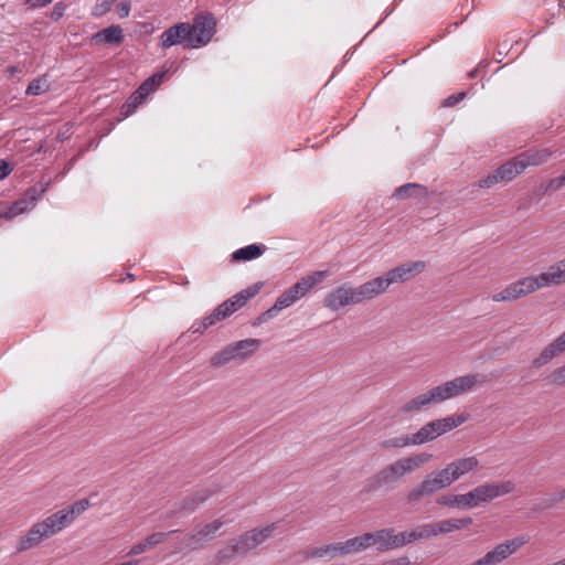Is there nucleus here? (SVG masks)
<instances>
[{
	"instance_id": "obj_1",
	"label": "nucleus",
	"mask_w": 565,
	"mask_h": 565,
	"mask_svg": "<svg viewBox=\"0 0 565 565\" xmlns=\"http://www.w3.org/2000/svg\"><path fill=\"white\" fill-rule=\"evenodd\" d=\"M484 376L480 374H466L451 381L444 382L428 391L418 394L405 402L398 409V414L413 417L424 409L440 404L450 398L471 392L480 383H484Z\"/></svg>"
},
{
	"instance_id": "obj_2",
	"label": "nucleus",
	"mask_w": 565,
	"mask_h": 565,
	"mask_svg": "<svg viewBox=\"0 0 565 565\" xmlns=\"http://www.w3.org/2000/svg\"><path fill=\"white\" fill-rule=\"evenodd\" d=\"M89 507L87 499L74 502L71 507L56 511L44 520L36 522L19 540L17 544L18 552H24L38 546L45 539L60 533L64 527L71 524L77 515L86 511Z\"/></svg>"
},
{
	"instance_id": "obj_3",
	"label": "nucleus",
	"mask_w": 565,
	"mask_h": 565,
	"mask_svg": "<svg viewBox=\"0 0 565 565\" xmlns=\"http://www.w3.org/2000/svg\"><path fill=\"white\" fill-rule=\"evenodd\" d=\"M431 458V454L420 452L397 459L364 480L361 493L369 494L381 489H393L403 478L422 468L425 463L430 461Z\"/></svg>"
},
{
	"instance_id": "obj_4",
	"label": "nucleus",
	"mask_w": 565,
	"mask_h": 565,
	"mask_svg": "<svg viewBox=\"0 0 565 565\" xmlns=\"http://www.w3.org/2000/svg\"><path fill=\"white\" fill-rule=\"evenodd\" d=\"M276 529L277 523L273 522L244 532L242 535L230 540L226 546L218 550L215 556L216 561L223 563L235 556H246L250 551L264 544Z\"/></svg>"
},
{
	"instance_id": "obj_5",
	"label": "nucleus",
	"mask_w": 565,
	"mask_h": 565,
	"mask_svg": "<svg viewBox=\"0 0 565 565\" xmlns=\"http://www.w3.org/2000/svg\"><path fill=\"white\" fill-rule=\"evenodd\" d=\"M375 298L370 280L356 288L343 284L332 289L324 298V306L337 311L345 306L355 305Z\"/></svg>"
},
{
	"instance_id": "obj_6",
	"label": "nucleus",
	"mask_w": 565,
	"mask_h": 565,
	"mask_svg": "<svg viewBox=\"0 0 565 565\" xmlns=\"http://www.w3.org/2000/svg\"><path fill=\"white\" fill-rule=\"evenodd\" d=\"M554 282L550 276L548 270L537 275L522 278L515 282L510 284L500 292L491 296V299L495 302L501 301H513L537 289L553 286Z\"/></svg>"
},
{
	"instance_id": "obj_7",
	"label": "nucleus",
	"mask_w": 565,
	"mask_h": 565,
	"mask_svg": "<svg viewBox=\"0 0 565 565\" xmlns=\"http://www.w3.org/2000/svg\"><path fill=\"white\" fill-rule=\"evenodd\" d=\"M426 267L423 260H416L397 266L381 276L370 280L374 296L383 294L391 285L405 282L420 274Z\"/></svg>"
},
{
	"instance_id": "obj_8",
	"label": "nucleus",
	"mask_w": 565,
	"mask_h": 565,
	"mask_svg": "<svg viewBox=\"0 0 565 565\" xmlns=\"http://www.w3.org/2000/svg\"><path fill=\"white\" fill-rule=\"evenodd\" d=\"M469 414L461 413L451 415L444 418L431 420L419 428V430L412 435L414 446L423 445L435 440L439 436L459 427L466 423Z\"/></svg>"
},
{
	"instance_id": "obj_9",
	"label": "nucleus",
	"mask_w": 565,
	"mask_h": 565,
	"mask_svg": "<svg viewBox=\"0 0 565 565\" xmlns=\"http://www.w3.org/2000/svg\"><path fill=\"white\" fill-rule=\"evenodd\" d=\"M451 484L445 469L433 471L407 492L406 500L408 503H417Z\"/></svg>"
},
{
	"instance_id": "obj_10",
	"label": "nucleus",
	"mask_w": 565,
	"mask_h": 565,
	"mask_svg": "<svg viewBox=\"0 0 565 565\" xmlns=\"http://www.w3.org/2000/svg\"><path fill=\"white\" fill-rule=\"evenodd\" d=\"M216 31V20L212 13H200L193 19V23H188V35L192 49H199L206 45Z\"/></svg>"
},
{
	"instance_id": "obj_11",
	"label": "nucleus",
	"mask_w": 565,
	"mask_h": 565,
	"mask_svg": "<svg viewBox=\"0 0 565 565\" xmlns=\"http://www.w3.org/2000/svg\"><path fill=\"white\" fill-rule=\"evenodd\" d=\"M356 546L355 537H352L344 542H337L323 546L308 548L305 551L303 557L306 559L322 558L330 561L335 557L358 554L359 552Z\"/></svg>"
},
{
	"instance_id": "obj_12",
	"label": "nucleus",
	"mask_w": 565,
	"mask_h": 565,
	"mask_svg": "<svg viewBox=\"0 0 565 565\" xmlns=\"http://www.w3.org/2000/svg\"><path fill=\"white\" fill-rule=\"evenodd\" d=\"M529 539L524 535L507 540L488 551L482 557L487 565H499L514 554L519 548L527 543Z\"/></svg>"
},
{
	"instance_id": "obj_13",
	"label": "nucleus",
	"mask_w": 565,
	"mask_h": 565,
	"mask_svg": "<svg viewBox=\"0 0 565 565\" xmlns=\"http://www.w3.org/2000/svg\"><path fill=\"white\" fill-rule=\"evenodd\" d=\"M523 171H524V166L520 164V162L515 156L511 160L501 164L492 173H490L486 178L479 180L478 185L480 188H491L500 181H504V182L511 181L513 178L521 174Z\"/></svg>"
},
{
	"instance_id": "obj_14",
	"label": "nucleus",
	"mask_w": 565,
	"mask_h": 565,
	"mask_svg": "<svg viewBox=\"0 0 565 565\" xmlns=\"http://www.w3.org/2000/svg\"><path fill=\"white\" fill-rule=\"evenodd\" d=\"M358 552L365 551L373 546L380 552L390 551L393 548L392 529H383L375 532L364 533L355 536Z\"/></svg>"
},
{
	"instance_id": "obj_15",
	"label": "nucleus",
	"mask_w": 565,
	"mask_h": 565,
	"mask_svg": "<svg viewBox=\"0 0 565 565\" xmlns=\"http://www.w3.org/2000/svg\"><path fill=\"white\" fill-rule=\"evenodd\" d=\"M515 489L514 482L511 480L501 481V482H487L473 488V492L477 497V501L479 505L482 503H488L501 495L509 494L513 492Z\"/></svg>"
},
{
	"instance_id": "obj_16",
	"label": "nucleus",
	"mask_w": 565,
	"mask_h": 565,
	"mask_svg": "<svg viewBox=\"0 0 565 565\" xmlns=\"http://www.w3.org/2000/svg\"><path fill=\"white\" fill-rule=\"evenodd\" d=\"M220 484L213 483L209 487L195 491L193 494L184 498L180 502L179 511H182L185 514L193 513L207 500L214 497L220 491Z\"/></svg>"
},
{
	"instance_id": "obj_17",
	"label": "nucleus",
	"mask_w": 565,
	"mask_h": 565,
	"mask_svg": "<svg viewBox=\"0 0 565 565\" xmlns=\"http://www.w3.org/2000/svg\"><path fill=\"white\" fill-rule=\"evenodd\" d=\"M188 33V23L181 22L168 28L160 36L163 49L181 44L184 49H192Z\"/></svg>"
},
{
	"instance_id": "obj_18",
	"label": "nucleus",
	"mask_w": 565,
	"mask_h": 565,
	"mask_svg": "<svg viewBox=\"0 0 565 565\" xmlns=\"http://www.w3.org/2000/svg\"><path fill=\"white\" fill-rule=\"evenodd\" d=\"M326 275L327 273L322 270L313 271L312 274L300 278L287 290L297 302L299 299L305 297L316 285L321 282Z\"/></svg>"
},
{
	"instance_id": "obj_19",
	"label": "nucleus",
	"mask_w": 565,
	"mask_h": 565,
	"mask_svg": "<svg viewBox=\"0 0 565 565\" xmlns=\"http://www.w3.org/2000/svg\"><path fill=\"white\" fill-rule=\"evenodd\" d=\"M479 465L477 457L470 456L459 458L448 463L444 469L447 472L451 483L456 482L466 473L475 470Z\"/></svg>"
},
{
	"instance_id": "obj_20",
	"label": "nucleus",
	"mask_w": 565,
	"mask_h": 565,
	"mask_svg": "<svg viewBox=\"0 0 565 565\" xmlns=\"http://www.w3.org/2000/svg\"><path fill=\"white\" fill-rule=\"evenodd\" d=\"M124 38L125 35L122 29L119 25L113 24L94 33L90 38V42L96 45L107 44L117 46L121 44Z\"/></svg>"
},
{
	"instance_id": "obj_21",
	"label": "nucleus",
	"mask_w": 565,
	"mask_h": 565,
	"mask_svg": "<svg viewBox=\"0 0 565 565\" xmlns=\"http://www.w3.org/2000/svg\"><path fill=\"white\" fill-rule=\"evenodd\" d=\"M259 345L260 340L258 339H244L228 344L235 361L248 359L257 351Z\"/></svg>"
},
{
	"instance_id": "obj_22",
	"label": "nucleus",
	"mask_w": 565,
	"mask_h": 565,
	"mask_svg": "<svg viewBox=\"0 0 565 565\" xmlns=\"http://www.w3.org/2000/svg\"><path fill=\"white\" fill-rule=\"evenodd\" d=\"M553 151L548 148L529 149L516 156L520 164L524 166V170L527 167H535L545 162Z\"/></svg>"
},
{
	"instance_id": "obj_23",
	"label": "nucleus",
	"mask_w": 565,
	"mask_h": 565,
	"mask_svg": "<svg viewBox=\"0 0 565 565\" xmlns=\"http://www.w3.org/2000/svg\"><path fill=\"white\" fill-rule=\"evenodd\" d=\"M175 532H178V530H172L169 532H154L147 536L143 541L132 545L127 555L137 556L139 554H142L148 548L162 543L169 535Z\"/></svg>"
},
{
	"instance_id": "obj_24",
	"label": "nucleus",
	"mask_w": 565,
	"mask_h": 565,
	"mask_svg": "<svg viewBox=\"0 0 565 565\" xmlns=\"http://www.w3.org/2000/svg\"><path fill=\"white\" fill-rule=\"evenodd\" d=\"M565 351V344L559 337L548 344L532 362L535 369H540Z\"/></svg>"
},
{
	"instance_id": "obj_25",
	"label": "nucleus",
	"mask_w": 565,
	"mask_h": 565,
	"mask_svg": "<svg viewBox=\"0 0 565 565\" xmlns=\"http://www.w3.org/2000/svg\"><path fill=\"white\" fill-rule=\"evenodd\" d=\"M396 199L416 198L419 200H426L428 191L425 185L418 183H406L398 186L393 194Z\"/></svg>"
},
{
	"instance_id": "obj_26",
	"label": "nucleus",
	"mask_w": 565,
	"mask_h": 565,
	"mask_svg": "<svg viewBox=\"0 0 565 565\" xmlns=\"http://www.w3.org/2000/svg\"><path fill=\"white\" fill-rule=\"evenodd\" d=\"M266 250V246L262 244H250L245 247L238 248L232 255V258L236 262L239 260H253L258 258Z\"/></svg>"
},
{
	"instance_id": "obj_27",
	"label": "nucleus",
	"mask_w": 565,
	"mask_h": 565,
	"mask_svg": "<svg viewBox=\"0 0 565 565\" xmlns=\"http://www.w3.org/2000/svg\"><path fill=\"white\" fill-rule=\"evenodd\" d=\"M226 524L222 519H215L210 523L196 526L205 543L217 535V532Z\"/></svg>"
},
{
	"instance_id": "obj_28",
	"label": "nucleus",
	"mask_w": 565,
	"mask_h": 565,
	"mask_svg": "<svg viewBox=\"0 0 565 565\" xmlns=\"http://www.w3.org/2000/svg\"><path fill=\"white\" fill-rule=\"evenodd\" d=\"M182 544L185 548L190 551H198L204 547L205 541L203 540L202 535L200 534V531L198 527H195L191 533H189L183 540Z\"/></svg>"
},
{
	"instance_id": "obj_29",
	"label": "nucleus",
	"mask_w": 565,
	"mask_h": 565,
	"mask_svg": "<svg viewBox=\"0 0 565 565\" xmlns=\"http://www.w3.org/2000/svg\"><path fill=\"white\" fill-rule=\"evenodd\" d=\"M227 310L228 309L225 306H223V303L217 306L212 313H210L203 319V328H210L214 326L216 322L228 317L230 313L227 312Z\"/></svg>"
},
{
	"instance_id": "obj_30",
	"label": "nucleus",
	"mask_w": 565,
	"mask_h": 565,
	"mask_svg": "<svg viewBox=\"0 0 565 565\" xmlns=\"http://www.w3.org/2000/svg\"><path fill=\"white\" fill-rule=\"evenodd\" d=\"M407 446H414L412 435H401L397 437L385 439L382 443V447L385 449L404 448Z\"/></svg>"
},
{
	"instance_id": "obj_31",
	"label": "nucleus",
	"mask_w": 565,
	"mask_h": 565,
	"mask_svg": "<svg viewBox=\"0 0 565 565\" xmlns=\"http://www.w3.org/2000/svg\"><path fill=\"white\" fill-rule=\"evenodd\" d=\"M49 89V83L46 76L38 77L33 79L26 87L25 94L28 96H38L45 93Z\"/></svg>"
},
{
	"instance_id": "obj_32",
	"label": "nucleus",
	"mask_w": 565,
	"mask_h": 565,
	"mask_svg": "<svg viewBox=\"0 0 565 565\" xmlns=\"http://www.w3.org/2000/svg\"><path fill=\"white\" fill-rule=\"evenodd\" d=\"M33 209L23 198L17 200L12 203V205L8 209V211L3 214L7 218H13L24 212Z\"/></svg>"
},
{
	"instance_id": "obj_33",
	"label": "nucleus",
	"mask_w": 565,
	"mask_h": 565,
	"mask_svg": "<svg viewBox=\"0 0 565 565\" xmlns=\"http://www.w3.org/2000/svg\"><path fill=\"white\" fill-rule=\"evenodd\" d=\"M231 361H234V358H233L232 351L227 344L226 347H224L221 351L216 352L211 358V365L214 367H220V366H223V365L230 363Z\"/></svg>"
},
{
	"instance_id": "obj_34",
	"label": "nucleus",
	"mask_w": 565,
	"mask_h": 565,
	"mask_svg": "<svg viewBox=\"0 0 565 565\" xmlns=\"http://www.w3.org/2000/svg\"><path fill=\"white\" fill-rule=\"evenodd\" d=\"M550 276L554 285L565 282V258L548 267Z\"/></svg>"
},
{
	"instance_id": "obj_35",
	"label": "nucleus",
	"mask_w": 565,
	"mask_h": 565,
	"mask_svg": "<svg viewBox=\"0 0 565 565\" xmlns=\"http://www.w3.org/2000/svg\"><path fill=\"white\" fill-rule=\"evenodd\" d=\"M247 301L248 299L245 297V295H243V292L239 291L230 299L225 300L223 302V306H225L228 309L227 312L231 316L232 313L241 309L243 306H245Z\"/></svg>"
},
{
	"instance_id": "obj_36",
	"label": "nucleus",
	"mask_w": 565,
	"mask_h": 565,
	"mask_svg": "<svg viewBox=\"0 0 565 565\" xmlns=\"http://www.w3.org/2000/svg\"><path fill=\"white\" fill-rule=\"evenodd\" d=\"M46 191V185L40 183L34 186L29 188L24 194L23 199L34 207L36 201L42 196V194Z\"/></svg>"
},
{
	"instance_id": "obj_37",
	"label": "nucleus",
	"mask_w": 565,
	"mask_h": 565,
	"mask_svg": "<svg viewBox=\"0 0 565 565\" xmlns=\"http://www.w3.org/2000/svg\"><path fill=\"white\" fill-rule=\"evenodd\" d=\"M143 104L141 100H139L134 94H131L127 100L122 104L120 107V115L124 118L129 117L132 115L139 105Z\"/></svg>"
},
{
	"instance_id": "obj_38",
	"label": "nucleus",
	"mask_w": 565,
	"mask_h": 565,
	"mask_svg": "<svg viewBox=\"0 0 565 565\" xmlns=\"http://www.w3.org/2000/svg\"><path fill=\"white\" fill-rule=\"evenodd\" d=\"M116 0H97L93 8L92 14L96 18H100L110 11L111 6Z\"/></svg>"
},
{
	"instance_id": "obj_39",
	"label": "nucleus",
	"mask_w": 565,
	"mask_h": 565,
	"mask_svg": "<svg viewBox=\"0 0 565 565\" xmlns=\"http://www.w3.org/2000/svg\"><path fill=\"white\" fill-rule=\"evenodd\" d=\"M439 505L448 508H461L459 494H445L437 499Z\"/></svg>"
},
{
	"instance_id": "obj_40",
	"label": "nucleus",
	"mask_w": 565,
	"mask_h": 565,
	"mask_svg": "<svg viewBox=\"0 0 565 565\" xmlns=\"http://www.w3.org/2000/svg\"><path fill=\"white\" fill-rule=\"evenodd\" d=\"M294 303H296V301L287 289L275 301V306L279 309V311L289 308Z\"/></svg>"
},
{
	"instance_id": "obj_41",
	"label": "nucleus",
	"mask_w": 565,
	"mask_h": 565,
	"mask_svg": "<svg viewBox=\"0 0 565 565\" xmlns=\"http://www.w3.org/2000/svg\"><path fill=\"white\" fill-rule=\"evenodd\" d=\"M461 501V508H477L479 507V502L477 501V497L473 492V489L468 491L467 493L459 494Z\"/></svg>"
},
{
	"instance_id": "obj_42",
	"label": "nucleus",
	"mask_w": 565,
	"mask_h": 565,
	"mask_svg": "<svg viewBox=\"0 0 565 565\" xmlns=\"http://www.w3.org/2000/svg\"><path fill=\"white\" fill-rule=\"evenodd\" d=\"M434 525H435L436 536L439 534H447V533L455 531L451 519L434 522Z\"/></svg>"
},
{
	"instance_id": "obj_43",
	"label": "nucleus",
	"mask_w": 565,
	"mask_h": 565,
	"mask_svg": "<svg viewBox=\"0 0 565 565\" xmlns=\"http://www.w3.org/2000/svg\"><path fill=\"white\" fill-rule=\"evenodd\" d=\"M416 529L419 540L436 536L434 522L418 525Z\"/></svg>"
},
{
	"instance_id": "obj_44",
	"label": "nucleus",
	"mask_w": 565,
	"mask_h": 565,
	"mask_svg": "<svg viewBox=\"0 0 565 565\" xmlns=\"http://www.w3.org/2000/svg\"><path fill=\"white\" fill-rule=\"evenodd\" d=\"M164 73H156L148 77L142 84H145L150 93H153L156 88L162 83Z\"/></svg>"
},
{
	"instance_id": "obj_45",
	"label": "nucleus",
	"mask_w": 565,
	"mask_h": 565,
	"mask_svg": "<svg viewBox=\"0 0 565 565\" xmlns=\"http://www.w3.org/2000/svg\"><path fill=\"white\" fill-rule=\"evenodd\" d=\"M278 312H279V309L274 303L269 309H267L266 311L262 312L257 317L255 323L256 324L265 323V322L269 321L270 319L275 318Z\"/></svg>"
},
{
	"instance_id": "obj_46",
	"label": "nucleus",
	"mask_w": 565,
	"mask_h": 565,
	"mask_svg": "<svg viewBox=\"0 0 565 565\" xmlns=\"http://www.w3.org/2000/svg\"><path fill=\"white\" fill-rule=\"evenodd\" d=\"M552 383L558 386H565V364L553 371L551 374Z\"/></svg>"
},
{
	"instance_id": "obj_47",
	"label": "nucleus",
	"mask_w": 565,
	"mask_h": 565,
	"mask_svg": "<svg viewBox=\"0 0 565 565\" xmlns=\"http://www.w3.org/2000/svg\"><path fill=\"white\" fill-rule=\"evenodd\" d=\"M392 540H393V548L402 547L404 545L409 544V542L407 541V533L406 532H402V533H397L396 534L393 529H392Z\"/></svg>"
},
{
	"instance_id": "obj_48",
	"label": "nucleus",
	"mask_w": 565,
	"mask_h": 565,
	"mask_svg": "<svg viewBox=\"0 0 565 565\" xmlns=\"http://www.w3.org/2000/svg\"><path fill=\"white\" fill-rule=\"evenodd\" d=\"M263 288V282H255L250 286H248L247 288L241 290L243 292V295H245V297L250 300L252 298H254L256 295L259 294V291L262 290Z\"/></svg>"
},
{
	"instance_id": "obj_49",
	"label": "nucleus",
	"mask_w": 565,
	"mask_h": 565,
	"mask_svg": "<svg viewBox=\"0 0 565 565\" xmlns=\"http://www.w3.org/2000/svg\"><path fill=\"white\" fill-rule=\"evenodd\" d=\"M465 97H466L465 92H459V93L452 94L444 100V106L452 107V106L457 105L458 103H460Z\"/></svg>"
},
{
	"instance_id": "obj_50",
	"label": "nucleus",
	"mask_w": 565,
	"mask_h": 565,
	"mask_svg": "<svg viewBox=\"0 0 565 565\" xmlns=\"http://www.w3.org/2000/svg\"><path fill=\"white\" fill-rule=\"evenodd\" d=\"M564 185L561 177H557V178H553L551 179L545 185H544V189H543V192H547L550 190L552 191H557L559 189H562Z\"/></svg>"
},
{
	"instance_id": "obj_51",
	"label": "nucleus",
	"mask_w": 565,
	"mask_h": 565,
	"mask_svg": "<svg viewBox=\"0 0 565 565\" xmlns=\"http://www.w3.org/2000/svg\"><path fill=\"white\" fill-rule=\"evenodd\" d=\"M451 521H452L455 531L466 529V527L470 526L473 522L470 516L460 518V519H451Z\"/></svg>"
},
{
	"instance_id": "obj_52",
	"label": "nucleus",
	"mask_w": 565,
	"mask_h": 565,
	"mask_svg": "<svg viewBox=\"0 0 565 565\" xmlns=\"http://www.w3.org/2000/svg\"><path fill=\"white\" fill-rule=\"evenodd\" d=\"M139 100L145 103L146 98L148 97L150 90L145 84H141L134 93H132Z\"/></svg>"
},
{
	"instance_id": "obj_53",
	"label": "nucleus",
	"mask_w": 565,
	"mask_h": 565,
	"mask_svg": "<svg viewBox=\"0 0 565 565\" xmlns=\"http://www.w3.org/2000/svg\"><path fill=\"white\" fill-rule=\"evenodd\" d=\"M12 170L13 168L10 164V162L6 160H0V180L7 178L12 172Z\"/></svg>"
},
{
	"instance_id": "obj_54",
	"label": "nucleus",
	"mask_w": 565,
	"mask_h": 565,
	"mask_svg": "<svg viewBox=\"0 0 565 565\" xmlns=\"http://www.w3.org/2000/svg\"><path fill=\"white\" fill-rule=\"evenodd\" d=\"M130 12V3L129 2H120L117 6V13L120 18H127Z\"/></svg>"
},
{
	"instance_id": "obj_55",
	"label": "nucleus",
	"mask_w": 565,
	"mask_h": 565,
	"mask_svg": "<svg viewBox=\"0 0 565 565\" xmlns=\"http://www.w3.org/2000/svg\"><path fill=\"white\" fill-rule=\"evenodd\" d=\"M207 328H203V320L200 321V322H194L189 331H191L192 333H203Z\"/></svg>"
},
{
	"instance_id": "obj_56",
	"label": "nucleus",
	"mask_w": 565,
	"mask_h": 565,
	"mask_svg": "<svg viewBox=\"0 0 565 565\" xmlns=\"http://www.w3.org/2000/svg\"><path fill=\"white\" fill-rule=\"evenodd\" d=\"M53 0H28V3L33 8L45 7Z\"/></svg>"
},
{
	"instance_id": "obj_57",
	"label": "nucleus",
	"mask_w": 565,
	"mask_h": 565,
	"mask_svg": "<svg viewBox=\"0 0 565 565\" xmlns=\"http://www.w3.org/2000/svg\"><path fill=\"white\" fill-rule=\"evenodd\" d=\"M406 533H407V541H408L409 543H413L414 541L419 540V537H418V533H417V529H416V527H415V529H413L412 531H406Z\"/></svg>"
},
{
	"instance_id": "obj_58",
	"label": "nucleus",
	"mask_w": 565,
	"mask_h": 565,
	"mask_svg": "<svg viewBox=\"0 0 565 565\" xmlns=\"http://www.w3.org/2000/svg\"><path fill=\"white\" fill-rule=\"evenodd\" d=\"M64 8L61 6V3L55 4L53 10V18L54 20L60 19L63 15Z\"/></svg>"
},
{
	"instance_id": "obj_59",
	"label": "nucleus",
	"mask_w": 565,
	"mask_h": 565,
	"mask_svg": "<svg viewBox=\"0 0 565 565\" xmlns=\"http://www.w3.org/2000/svg\"><path fill=\"white\" fill-rule=\"evenodd\" d=\"M503 51H505V52L509 51L507 40H504L503 42H501L499 44V54H502Z\"/></svg>"
},
{
	"instance_id": "obj_60",
	"label": "nucleus",
	"mask_w": 565,
	"mask_h": 565,
	"mask_svg": "<svg viewBox=\"0 0 565 565\" xmlns=\"http://www.w3.org/2000/svg\"><path fill=\"white\" fill-rule=\"evenodd\" d=\"M115 565H139V561L138 559H132V561H129V562L117 563Z\"/></svg>"
},
{
	"instance_id": "obj_61",
	"label": "nucleus",
	"mask_w": 565,
	"mask_h": 565,
	"mask_svg": "<svg viewBox=\"0 0 565 565\" xmlns=\"http://www.w3.org/2000/svg\"><path fill=\"white\" fill-rule=\"evenodd\" d=\"M545 184H546V183H541V184H540V186L537 188V194H539L540 196H542V195H544V194L546 193V192H543V189H544V185H545Z\"/></svg>"
},
{
	"instance_id": "obj_62",
	"label": "nucleus",
	"mask_w": 565,
	"mask_h": 565,
	"mask_svg": "<svg viewBox=\"0 0 565 565\" xmlns=\"http://www.w3.org/2000/svg\"><path fill=\"white\" fill-rule=\"evenodd\" d=\"M476 73H477V70L471 71V72L469 73V77H475Z\"/></svg>"
},
{
	"instance_id": "obj_63",
	"label": "nucleus",
	"mask_w": 565,
	"mask_h": 565,
	"mask_svg": "<svg viewBox=\"0 0 565 565\" xmlns=\"http://www.w3.org/2000/svg\"><path fill=\"white\" fill-rule=\"evenodd\" d=\"M559 177H561V179H562V181H563V183L565 185V171Z\"/></svg>"
},
{
	"instance_id": "obj_64",
	"label": "nucleus",
	"mask_w": 565,
	"mask_h": 565,
	"mask_svg": "<svg viewBox=\"0 0 565 565\" xmlns=\"http://www.w3.org/2000/svg\"><path fill=\"white\" fill-rule=\"evenodd\" d=\"M391 12H392V10L387 11V12L385 13V18H386L387 15H390V14H391Z\"/></svg>"
}]
</instances>
